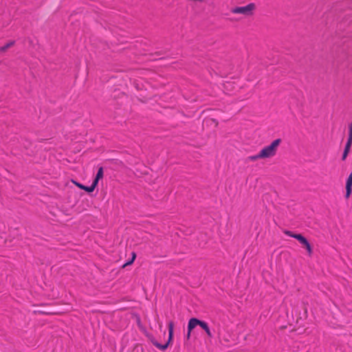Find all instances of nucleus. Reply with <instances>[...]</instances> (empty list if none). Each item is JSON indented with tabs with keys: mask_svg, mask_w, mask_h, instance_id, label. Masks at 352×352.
<instances>
[{
	"mask_svg": "<svg viewBox=\"0 0 352 352\" xmlns=\"http://www.w3.org/2000/svg\"><path fill=\"white\" fill-rule=\"evenodd\" d=\"M258 159H263L262 156H261V153L255 155H251L248 157V160L250 161H256Z\"/></svg>",
	"mask_w": 352,
	"mask_h": 352,
	"instance_id": "obj_10",
	"label": "nucleus"
},
{
	"mask_svg": "<svg viewBox=\"0 0 352 352\" xmlns=\"http://www.w3.org/2000/svg\"><path fill=\"white\" fill-rule=\"evenodd\" d=\"M349 136L352 137V122L349 125Z\"/></svg>",
	"mask_w": 352,
	"mask_h": 352,
	"instance_id": "obj_14",
	"label": "nucleus"
},
{
	"mask_svg": "<svg viewBox=\"0 0 352 352\" xmlns=\"http://www.w3.org/2000/svg\"><path fill=\"white\" fill-rule=\"evenodd\" d=\"M347 156H348V154H346L345 153L343 152L342 156V160L344 161L346 160V158L347 157Z\"/></svg>",
	"mask_w": 352,
	"mask_h": 352,
	"instance_id": "obj_17",
	"label": "nucleus"
},
{
	"mask_svg": "<svg viewBox=\"0 0 352 352\" xmlns=\"http://www.w3.org/2000/svg\"><path fill=\"white\" fill-rule=\"evenodd\" d=\"M103 168L102 167H100L98 170V172H97V174H96V176L95 177V179H94L92 184L95 186V187L97 186L98 184V181L99 179H102L103 177Z\"/></svg>",
	"mask_w": 352,
	"mask_h": 352,
	"instance_id": "obj_7",
	"label": "nucleus"
},
{
	"mask_svg": "<svg viewBox=\"0 0 352 352\" xmlns=\"http://www.w3.org/2000/svg\"><path fill=\"white\" fill-rule=\"evenodd\" d=\"M348 178L352 180V172L350 173Z\"/></svg>",
	"mask_w": 352,
	"mask_h": 352,
	"instance_id": "obj_18",
	"label": "nucleus"
},
{
	"mask_svg": "<svg viewBox=\"0 0 352 352\" xmlns=\"http://www.w3.org/2000/svg\"><path fill=\"white\" fill-rule=\"evenodd\" d=\"M192 325H195V327L197 325L200 326L206 331L208 337L212 338L213 336L208 324L205 321L199 320L196 318H192L190 319V329Z\"/></svg>",
	"mask_w": 352,
	"mask_h": 352,
	"instance_id": "obj_5",
	"label": "nucleus"
},
{
	"mask_svg": "<svg viewBox=\"0 0 352 352\" xmlns=\"http://www.w3.org/2000/svg\"><path fill=\"white\" fill-rule=\"evenodd\" d=\"M281 142L280 139L274 140L269 146L264 147L261 151V156L263 158H269L276 155L277 148Z\"/></svg>",
	"mask_w": 352,
	"mask_h": 352,
	"instance_id": "obj_1",
	"label": "nucleus"
},
{
	"mask_svg": "<svg viewBox=\"0 0 352 352\" xmlns=\"http://www.w3.org/2000/svg\"><path fill=\"white\" fill-rule=\"evenodd\" d=\"M73 182L80 189L84 190L87 192H92L94 190V189L96 188L95 186L93 184H91V185L90 186H85L82 184H80L78 182Z\"/></svg>",
	"mask_w": 352,
	"mask_h": 352,
	"instance_id": "obj_6",
	"label": "nucleus"
},
{
	"mask_svg": "<svg viewBox=\"0 0 352 352\" xmlns=\"http://www.w3.org/2000/svg\"><path fill=\"white\" fill-rule=\"evenodd\" d=\"M352 192V180L347 178L346 182V195L345 197L347 199L350 197Z\"/></svg>",
	"mask_w": 352,
	"mask_h": 352,
	"instance_id": "obj_8",
	"label": "nucleus"
},
{
	"mask_svg": "<svg viewBox=\"0 0 352 352\" xmlns=\"http://www.w3.org/2000/svg\"><path fill=\"white\" fill-rule=\"evenodd\" d=\"M135 257H136L135 254L134 252H133V253H132V258H131V259L130 261H129L128 262H126V263L123 265V267H125V266H126V265H129L132 264V263H133V261H134V260H135Z\"/></svg>",
	"mask_w": 352,
	"mask_h": 352,
	"instance_id": "obj_12",
	"label": "nucleus"
},
{
	"mask_svg": "<svg viewBox=\"0 0 352 352\" xmlns=\"http://www.w3.org/2000/svg\"><path fill=\"white\" fill-rule=\"evenodd\" d=\"M195 325L192 327H191V329L190 330V320L188 321V331H187V333L186 335V338L187 340H189L190 338V336H191V331L195 329Z\"/></svg>",
	"mask_w": 352,
	"mask_h": 352,
	"instance_id": "obj_11",
	"label": "nucleus"
},
{
	"mask_svg": "<svg viewBox=\"0 0 352 352\" xmlns=\"http://www.w3.org/2000/svg\"><path fill=\"white\" fill-rule=\"evenodd\" d=\"M351 148L344 146V153L349 155Z\"/></svg>",
	"mask_w": 352,
	"mask_h": 352,
	"instance_id": "obj_15",
	"label": "nucleus"
},
{
	"mask_svg": "<svg viewBox=\"0 0 352 352\" xmlns=\"http://www.w3.org/2000/svg\"><path fill=\"white\" fill-rule=\"evenodd\" d=\"M351 144H352V137L349 136L347 142H346V143L345 144V146L351 148Z\"/></svg>",
	"mask_w": 352,
	"mask_h": 352,
	"instance_id": "obj_13",
	"label": "nucleus"
},
{
	"mask_svg": "<svg viewBox=\"0 0 352 352\" xmlns=\"http://www.w3.org/2000/svg\"><path fill=\"white\" fill-rule=\"evenodd\" d=\"M284 233L289 236H291V237H293V238L297 239L300 243H301L302 245L305 246V248H306V250L308 252V254L309 256H311L312 254L313 251H312V248H311L310 243H309L307 239L305 236H303L301 234H295L289 230H285V231H284Z\"/></svg>",
	"mask_w": 352,
	"mask_h": 352,
	"instance_id": "obj_3",
	"label": "nucleus"
},
{
	"mask_svg": "<svg viewBox=\"0 0 352 352\" xmlns=\"http://www.w3.org/2000/svg\"><path fill=\"white\" fill-rule=\"evenodd\" d=\"M15 43L14 41H11L6 43L5 45L0 47V52H5L8 48L12 47Z\"/></svg>",
	"mask_w": 352,
	"mask_h": 352,
	"instance_id": "obj_9",
	"label": "nucleus"
},
{
	"mask_svg": "<svg viewBox=\"0 0 352 352\" xmlns=\"http://www.w3.org/2000/svg\"><path fill=\"white\" fill-rule=\"evenodd\" d=\"M255 8V4L250 3L245 6L235 7L231 10V12L234 14H241L245 16H252Z\"/></svg>",
	"mask_w": 352,
	"mask_h": 352,
	"instance_id": "obj_4",
	"label": "nucleus"
},
{
	"mask_svg": "<svg viewBox=\"0 0 352 352\" xmlns=\"http://www.w3.org/2000/svg\"><path fill=\"white\" fill-rule=\"evenodd\" d=\"M173 336H174V322L173 321H170L168 322V341L164 344H162L159 343L155 338L151 339V341L152 344L155 347H157V349H159L162 351H165L168 348V346L170 344V343L171 342V341L173 340Z\"/></svg>",
	"mask_w": 352,
	"mask_h": 352,
	"instance_id": "obj_2",
	"label": "nucleus"
},
{
	"mask_svg": "<svg viewBox=\"0 0 352 352\" xmlns=\"http://www.w3.org/2000/svg\"><path fill=\"white\" fill-rule=\"evenodd\" d=\"M351 148L344 146V153L349 155Z\"/></svg>",
	"mask_w": 352,
	"mask_h": 352,
	"instance_id": "obj_16",
	"label": "nucleus"
}]
</instances>
